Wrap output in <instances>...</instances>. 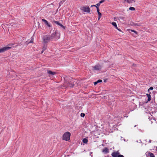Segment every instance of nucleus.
<instances>
[{
  "label": "nucleus",
  "mask_w": 157,
  "mask_h": 157,
  "mask_svg": "<svg viewBox=\"0 0 157 157\" xmlns=\"http://www.w3.org/2000/svg\"><path fill=\"white\" fill-rule=\"evenodd\" d=\"M60 34L57 31H55L51 35H45L42 38V42L43 44H45L53 40H56L58 39L60 37Z\"/></svg>",
  "instance_id": "f257e3e1"
},
{
  "label": "nucleus",
  "mask_w": 157,
  "mask_h": 157,
  "mask_svg": "<svg viewBox=\"0 0 157 157\" xmlns=\"http://www.w3.org/2000/svg\"><path fill=\"white\" fill-rule=\"evenodd\" d=\"M14 44H9L7 46L0 49V53L4 52L5 51L10 49Z\"/></svg>",
  "instance_id": "f03ea898"
},
{
  "label": "nucleus",
  "mask_w": 157,
  "mask_h": 157,
  "mask_svg": "<svg viewBox=\"0 0 157 157\" xmlns=\"http://www.w3.org/2000/svg\"><path fill=\"white\" fill-rule=\"evenodd\" d=\"M111 155L113 157H124L123 155L120 154L118 151L113 152Z\"/></svg>",
  "instance_id": "7ed1b4c3"
},
{
  "label": "nucleus",
  "mask_w": 157,
  "mask_h": 157,
  "mask_svg": "<svg viewBox=\"0 0 157 157\" xmlns=\"http://www.w3.org/2000/svg\"><path fill=\"white\" fill-rule=\"evenodd\" d=\"M53 23L54 24L57 25L58 27L60 28H61L62 30H64L66 28V27L63 26L62 24H61L59 21H53Z\"/></svg>",
  "instance_id": "20e7f679"
},
{
  "label": "nucleus",
  "mask_w": 157,
  "mask_h": 157,
  "mask_svg": "<svg viewBox=\"0 0 157 157\" xmlns=\"http://www.w3.org/2000/svg\"><path fill=\"white\" fill-rule=\"evenodd\" d=\"M80 9L84 12L87 13L90 12V9L88 6H83L80 8Z\"/></svg>",
  "instance_id": "39448f33"
},
{
  "label": "nucleus",
  "mask_w": 157,
  "mask_h": 157,
  "mask_svg": "<svg viewBox=\"0 0 157 157\" xmlns=\"http://www.w3.org/2000/svg\"><path fill=\"white\" fill-rule=\"evenodd\" d=\"M62 139L66 141L69 140V132H67L64 133Z\"/></svg>",
  "instance_id": "423d86ee"
},
{
  "label": "nucleus",
  "mask_w": 157,
  "mask_h": 157,
  "mask_svg": "<svg viewBox=\"0 0 157 157\" xmlns=\"http://www.w3.org/2000/svg\"><path fill=\"white\" fill-rule=\"evenodd\" d=\"M93 70H99L101 69V67L99 64L96 65L92 67Z\"/></svg>",
  "instance_id": "0eeeda50"
},
{
  "label": "nucleus",
  "mask_w": 157,
  "mask_h": 157,
  "mask_svg": "<svg viewBox=\"0 0 157 157\" xmlns=\"http://www.w3.org/2000/svg\"><path fill=\"white\" fill-rule=\"evenodd\" d=\"M102 152L105 153H108L109 152V149L105 147L103 149Z\"/></svg>",
  "instance_id": "6e6552de"
},
{
  "label": "nucleus",
  "mask_w": 157,
  "mask_h": 157,
  "mask_svg": "<svg viewBox=\"0 0 157 157\" xmlns=\"http://www.w3.org/2000/svg\"><path fill=\"white\" fill-rule=\"evenodd\" d=\"M147 155V157H155L154 155L152 153L150 152H148Z\"/></svg>",
  "instance_id": "1a4fd4ad"
},
{
  "label": "nucleus",
  "mask_w": 157,
  "mask_h": 157,
  "mask_svg": "<svg viewBox=\"0 0 157 157\" xmlns=\"http://www.w3.org/2000/svg\"><path fill=\"white\" fill-rule=\"evenodd\" d=\"M70 82L71 83H69V87H73L74 86V82H73V80H72V81Z\"/></svg>",
  "instance_id": "9d476101"
},
{
  "label": "nucleus",
  "mask_w": 157,
  "mask_h": 157,
  "mask_svg": "<svg viewBox=\"0 0 157 157\" xmlns=\"http://www.w3.org/2000/svg\"><path fill=\"white\" fill-rule=\"evenodd\" d=\"M112 24L113 26H114L115 28L117 29L118 30H119L118 29V27H117V24H116V23L115 22H113L112 23Z\"/></svg>",
  "instance_id": "9b49d317"
},
{
  "label": "nucleus",
  "mask_w": 157,
  "mask_h": 157,
  "mask_svg": "<svg viewBox=\"0 0 157 157\" xmlns=\"http://www.w3.org/2000/svg\"><path fill=\"white\" fill-rule=\"evenodd\" d=\"M146 95L148 97V101H150L151 100V96L150 94H146Z\"/></svg>",
  "instance_id": "f8f14e48"
},
{
  "label": "nucleus",
  "mask_w": 157,
  "mask_h": 157,
  "mask_svg": "<svg viewBox=\"0 0 157 157\" xmlns=\"http://www.w3.org/2000/svg\"><path fill=\"white\" fill-rule=\"evenodd\" d=\"M88 142V140L86 138H84L82 140V142L86 144H87Z\"/></svg>",
  "instance_id": "ddd939ff"
},
{
  "label": "nucleus",
  "mask_w": 157,
  "mask_h": 157,
  "mask_svg": "<svg viewBox=\"0 0 157 157\" xmlns=\"http://www.w3.org/2000/svg\"><path fill=\"white\" fill-rule=\"evenodd\" d=\"M125 1L128 3H131L135 2V0H125Z\"/></svg>",
  "instance_id": "4468645a"
},
{
  "label": "nucleus",
  "mask_w": 157,
  "mask_h": 157,
  "mask_svg": "<svg viewBox=\"0 0 157 157\" xmlns=\"http://www.w3.org/2000/svg\"><path fill=\"white\" fill-rule=\"evenodd\" d=\"M48 74H50L52 75H54L55 73V72H52L51 71H48Z\"/></svg>",
  "instance_id": "2eb2a0df"
},
{
  "label": "nucleus",
  "mask_w": 157,
  "mask_h": 157,
  "mask_svg": "<svg viewBox=\"0 0 157 157\" xmlns=\"http://www.w3.org/2000/svg\"><path fill=\"white\" fill-rule=\"evenodd\" d=\"M98 20H99V19H100V18L101 17V13L100 12H98Z\"/></svg>",
  "instance_id": "dca6fc26"
},
{
  "label": "nucleus",
  "mask_w": 157,
  "mask_h": 157,
  "mask_svg": "<svg viewBox=\"0 0 157 157\" xmlns=\"http://www.w3.org/2000/svg\"><path fill=\"white\" fill-rule=\"evenodd\" d=\"M42 21L44 22L46 24H48V21L45 20V19H42Z\"/></svg>",
  "instance_id": "f3484780"
},
{
  "label": "nucleus",
  "mask_w": 157,
  "mask_h": 157,
  "mask_svg": "<svg viewBox=\"0 0 157 157\" xmlns=\"http://www.w3.org/2000/svg\"><path fill=\"white\" fill-rule=\"evenodd\" d=\"M129 10H134L135 8L133 7H130L129 8Z\"/></svg>",
  "instance_id": "a211bd4d"
},
{
  "label": "nucleus",
  "mask_w": 157,
  "mask_h": 157,
  "mask_svg": "<svg viewBox=\"0 0 157 157\" xmlns=\"http://www.w3.org/2000/svg\"><path fill=\"white\" fill-rule=\"evenodd\" d=\"M130 31H131V32H134L136 34H137V32H136V31H135L134 30L131 29V30H130Z\"/></svg>",
  "instance_id": "6ab92c4d"
},
{
  "label": "nucleus",
  "mask_w": 157,
  "mask_h": 157,
  "mask_svg": "<svg viewBox=\"0 0 157 157\" xmlns=\"http://www.w3.org/2000/svg\"><path fill=\"white\" fill-rule=\"evenodd\" d=\"M46 48H47L46 46H44L42 48V50H43V51H44L46 49Z\"/></svg>",
  "instance_id": "aec40b11"
},
{
  "label": "nucleus",
  "mask_w": 157,
  "mask_h": 157,
  "mask_svg": "<svg viewBox=\"0 0 157 157\" xmlns=\"http://www.w3.org/2000/svg\"><path fill=\"white\" fill-rule=\"evenodd\" d=\"M85 116V114L83 113H81V116L82 117H84Z\"/></svg>",
  "instance_id": "412c9836"
},
{
  "label": "nucleus",
  "mask_w": 157,
  "mask_h": 157,
  "mask_svg": "<svg viewBox=\"0 0 157 157\" xmlns=\"http://www.w3.org/2000/svg\"><path fill=\"white\" fill-rule=\"evenodd\" d=\"M96 7L97 8V12L98 13V12H99V7H98V6H96Z\"/></svg>",
  "instance_id": "4be33fe9"
},
{
  "label": "nucleus",
  "mask_w": 157,
  "mask_h": 157,
  "mask_svg": "<svg viewBox=\"0 0 157 157\" xmlns=\"http://www.w3.org/2000/svg\"><path fill=\"white\" fill-rule=\"evenodd\" d=\"M98 83H99V82H102V80L101 79H99V80H98L97 81Z\"/></svg>",
  "instance_id": "5701e85b"
},
{
  "label": "nucleus",
  "mask_w": 157,
  "mask_h": 157,
  "mask_svg": "<svg viewBox=\"0 0 157 157\" xmlns=\"http://www.w3.org/2000/svg\"><path fill=\"white\" fill-rule=\"evenodd\" d=\"M104 1H105L104 0H102L100 1L99 3L100 4H101V3H102L103 2H104Z\"/></svg>",
  "instance_id": "b1692460"
},
{
  "label": "nucleus",
  "mask_w": 157,
  "mask_h": 157,
  "mask_svg": "<svg viewBox=\"0 0 157 157\" xmlns=\"http://www.w3.org/2000/svg\"><path fill=\"white\" fill-rule=\"evenodd\" d=\"M153 89V87H151L148 89V91H149L150 90H152Z\"/></svg>",
  "instance_id": "393cba45"
},
{
  "label": "nucleus",
  "mask_w": 157,
  "mask_h": 157,
  "mask_svg": "<svg viewBox=\"0 0 157 157\" xmlns=\"http://www.w3.org/2000/svg\"><path fill=\"white\" fill-rule=\"evenodd\" d=\"M100 5V4L98 3H97V4H96V6H98V7Z\"/></svg>",
  "instance_id": "a878e982"
},
{
  "label": "nucleus",
  "mask_w": 157,
  "mask_h": 157,
  "mask_svg": "<svg viewBox=\"0 0 157 157\" xmlns=\"http://www.w3.org/2000/svg\"><path fill=\"white\" fill-rule=\"evenodd\" d=\"M98 83V82L97 81L96 82H94V85H97V84Z\"/></svg>",
  "instance_id": "bb28decb"
},
{
  "label": "nucleus",
  "mask_w": 157,
  "mask_h": 157,
  "mask_svg": "<svg viewBox=\"0 0 157 157\" xmlns=\"http://www.w3.org/2000/svg\"><path fill=\"white\" fill-rule=\"evenodd\" d=\"M49 27H50L51 26V25L50 24H49V23H48V24H47Z\"/></svg>",
  "instance_id": "cd10ccee"
},
{
  "label": "nucleus",
  "mask_w": 157,
  "mask_h": 157,
  "mask_svg": "<svg viewBox=\"0 0 157 157\" xmlns=\"http://www.w3.org/2000/svg\"><path fill=\"white\" fill-rule=\"evenodd\" d=\"M91 6V7L95 6L96 7V6L95 5H92Z\"/></svg>",
  "instance_id": "c85d7f7f"
},
{
  "label": "nucleus",
  "mask_w": 157,
  "mask_h": 157,
  "mask_svg": "<svg viewBox=\"0 0 157 157\" xmlns=\"http://www.w3.org/2000/svg\"><path fill=\"white\" fill-rule=\"evenodd\" d=\"M44 51H43V50H42V51H41V54H42L43 52H44Z\"/></svg>",
  "instance_id": "c756f323"
},
{
  "label": "nucleus",
  "mask_w": 157,
  "mask_h": 157,
  "mask_svg": "<svg viewBox=\"0 0 157 157\" xmlns=\"http://www.w3.org/2000/svg\"><path fill=\"white\" fill-rule=\"evenodd\" d=\"M70 136H71V134L70 133H69V139H70Z\"/></svg>",
  "instance_id": "7c9ffc66"
},
{
  "label": "nucleus",
  "mask_w": 157,
  "mask_h": 157,
  "mask_svg": "<svg viewBox=\"0 0 157 157\" xmlns=\"http://www.w3.org/2000/svg\"><path fill=\"white\" fill-rule=\"evenodd\" d=\"M32 42V41H30V42H29L28 44H29V43H31V42Z\"/></svg>",
  "instance_id": "2f4dec72"
},
{
  "label": "nucleus",
  "mask_w": 157,
  "mask_h": 157,
  "mask_svg": "<svg viewBox=\"0 0 157 157\" xmlns=\"http://www.w3.org/2000/svg\"><path fill=\"white\" fill-rule=\"evenodd\" d=\"M124 17H121L120 18L121 19H123V18H124Z\"/></svg>",
  "instance_id": "473e14b6"
}]
</instances>
